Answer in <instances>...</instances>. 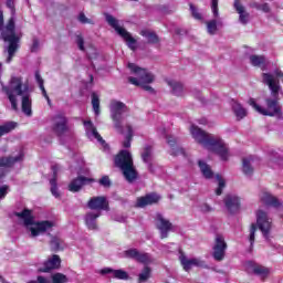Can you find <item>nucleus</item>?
<instances>
[{
	"label": "nucleus",
	"instance_id": "39",
	"mask_svg": "<svg viewBox=\"0 0 283 283\" xmlns=\"http://www.w3.org/2000/svg\"><path fill=\"white\" fill-rule=\"evenodd\" d=\"M149 277H151V268L146 265L142 270V273H139V275H138V282L139 283L147 282V280H149Z\"/></svg>",
	"mask_w": 283,
	"mask_h": 283
},
{
	"label": "nucleus",
	"instance_id": "13",
	"mask_svg": "<svg viewBox=\"0 0 283 283\" xmlns=\"http://www.w3.org/2000/svg\"><path fill=\"white\" fill-rule=\"evenodd\" d=\"M124 256L128 260H135V262H138L139 264H149L151 263V255L147 252H140L138 249H128L124 251Z\"/></svg>",
	"mask_w": 283,
	"mask_h": 283
},
{
	"label": "nucleus",
	"instance_id": "3",
	"mask_svg": "<svg viewBox=\"0 0 283 283\" xmlns=\"http://www.w3.org/2000/svg\"><path fill=\"white\" fill-rule=\"evenodd\" d=\"M7 8L11 10L12 17L8 20L4 29L1 31L0 39L8 43L7 52V63H11L14 59V54L21 48V36L17 35V24L14 22V14H17V8L14 6V0H7Z\"/></svg>",
	"mask_w": 283,
	"mask_h": 283
},
{
	"label": "nucleus",
	"instance_id": "59",
	"mask_svg": "<svg viewBox=\"0 0 283 283\" xmlns=\"http://www.w3.org/2000/svg\"><path fill=\"white\" fill-rule=\"evenodd\" d=\"M274 74H275L276 78H281V81L283 82V72H282V70H280V69L274 70Z\"/></svg>",
	"mask_w": 283,
	"mask_h": 283
},
{
	"label": "nucleus",
	"instance_id": "62",
	"mask_svg": "<svg viewBox=\"0 0 283 283\" xmlns=\"http://www.w3.org/2000/svg\"><path fill=\"white\" fill-rule=\"evenodd\" d=\"M91 83H94V75H90Z\"/></svg>",
	"mask_w": 283,
	"mask_h": 283
},
{
	"label": "nucleus",
	"instance_id": "34",
	"mask_svg": "<svg viewBox=\"0 0 283 283\" xmlns=\"http://www.w3.org/2000/svg\"><path fill=\"white\" fill-rule=\"evenodd\" d=\"M17 122H7L3 125H0V136H6V134H10L13 129H17Z\"/></svg>",
	"mask_w": 283,
	"mask_h": 283
},
{
	"label": "nucleus",
	"instance_id": "50",
	"mask_svg": "<svg viewBox=\"0 0 283 283\" xmlns=\"http://www.w3.org/2000/svg\"><path fill=\"white\" fill-rule=\"evenodd\" d=\"M76 43L78 50H81V52H85V39H83V35H76Z\"/></svg>",
	"mask_w": 283,
	"mask_h": 283
},
{
	"label": "nucleus",
	"instance_id": "1",
	"mask_svg": "<svg viewBox=\"0 0 283 283\" xmlns=\"http://www.w3.org/2000/svg\"><path fill=\"white\" fill-rule=\"evenodd\" d=\"M262 81L264 85H268L273 98L265 99L266 108H262L253 97L249 99V105L262 116L282 118V106L280 105V90H282V86H280V80H276L271 73H262Z\"/></svg>",
	"mask_w": 283,
	"mask_h": 283
},
{
	"label": "nucleus",
	"instance_id": "19",
	"mask_svg": "<svg viewBox=\"0 0 283 283\" xmlns=\"http://www.w3.org/2000/svg\"><path fill=\"white\" fill-rule=\"evenodd\" d=\"M179 260L184 271H191V266H199L200 269H209L207 263L200 259H188L185 254H180Z\"/></svg>",
	"mask_w": 283,
	"mask_h": 283
},
{
	"label": "nucleus",
	"instance_id": "54",
	"mask_svg": "<svg viewBox=\"0 0 283 283\" xmlns=\"http://www.w3.org/2000/svg\"><path fill=\"white\" fill-rule=\"evenodd\" d=\"M53 178L51 180H57L59 178V166H52Z\"/></svg>",
	"mask_w": 283,
	"mask_h": 283
},
{
	"label": "nucleus",
	"instance_id": "35",
	"mask_svg": "<svg viewBox=\"0 0 283 283\" xmlns=\"http://www.w3.org/2000/svg\"><path fill=\"white\" fill-rule=\"evenodd\" d=\"M91 98L93 111L96 114V116H98V114H101V99L98 98V94H96V92H93L91 94Z\"/></svg>",
	"mask_w": 283,
	"mask_h": 283
},
{
	"label": "nucleus",
	"instance_id": "22",
	"mask_svg": "<svg viewBox=\"0 0 283 283\" xmlns=\"http://www.w3.org/2000/svg\"><path fill=\"white\" fill-rule=\"evenodd\" d=\"M247 266L249 269H252L254 275H259L260 277H262V280H266V277H269V273H271L269 268L260 265L253 261H248Z\"/></svg>",
	"mask_w": 283,
	"mask_h": 283
},
{
	"label": "nucleus",
	"instance_id": "38",
	"mask_svg": "<svg viewBox=\"0 0 283 283\" xmlns=\"http://www.w3.org/2000/svg\"><path fill=\"white\" fill-rule=\"evenodd\" d=\"M242 171L245 176H253V168L251 166V158H243Z\"/></svg>",
	"mask_w": 283,
	"mask_h": 283
},
{
	"label": "nucleus",
	"instance_id": "32",
	"mask_svg": "<svg viewBox=\"0 0 283 283\" xmlns=\"http://www.w3.org/2000/svg\"><path fill=\"white\" fill-rule=\"evenodd\" d=\"M198 165L202 176L207 180H211V178H213V170H211V166H209V164L205 163L203 160H199Z\"/></svg>",
	"mask_w": 283,
	"mask_h": 283
},
{
	"label": "nucleus",
	"instance_id": "6",
	"mask_svg": "<svg viewBox=\"0 0 283 283\" xmlns=\"http://www.w3.org/2000/svg\"><path fill=\"white\" fill-rule=\"evenodd\" d=\"M17 218H21L25 227L34 226L35 228H30L31 235L36 238L45 231H50L54 227V222L50 220L36 221L34 222V216H32V210L24 208L21 212H15Z\"/></svg>",
	"mask_w": 283,
	"mask_h": 283
},
{
	"label": "nucleus",
	"instance_id": "42",
	"mask_svg": "<svg viewBox=\"0 0 283 283\" xmlns=\"http://www.w3.org/2000/svg\"><path fill=\"white\" fill-rule=\"evenodd\" d=\"M208 34H216L218 32V20H210L206 22Z\"/></svg>",
	"mask_w": 283,
	"mask_h": 283
},
{
	"label": "nucleus",
	"instance_id": "7",
	"mask_svg": "<svg viewBox=\"0 0 283 283\" xmlns=\"http://www.w3.org/2000/svg\"><path fill=\"white\" fill-rule=\"evenodd\" d=\"M128 69L133 74H136L137 76L128 77V83H130V85H135L136 87H143L145 92L154 94V87L149 86V83L155 80L154 74L147 71V69H143L135 63H128Z\"/></svg>",
	"mask_w": 283,
	"mask_h": 283
},
{
	"label": "nucleus",
	"instance_id": "24",
	"mask_svg": "<svg viewBox=\"0 0 283 283\" xmlns=\"http://www.w3.org/2000/svg\"><path fill=\"white\" fill-rule=\"evenodd\" d=\"M261 202H263V205H266V207H274V209H280V207H282V202H280V199L269 192L262 193Z\"/></svg>",
	"mask_w": 283,
	"mask_h": 283
},
{
	"label": "nucleus",
	"instance_id": "47",
	"mask_svg": "<svg viewBox=\"0 0 283 283\" xmlns=\"http://www.w3.org/2000/svg\"><path fill=\"white\" fill-rule=\"evenodd\" d=\"M77 19H78L80 23H83V24L88 23V25H94V20L88 19V18L85 15L84 12H81V13L78 14V18H77Z\"/></svg>",
	"mask_w": 283,
	"mask_h": 283
},
{
	"label": "nucleus",
	"instance_id": "21",
	"mask_svg": "<svg viewBox=\"0 0 283 283\" xmlns=\"http://www.w3.org/2000/svg\"><path fill=\"white\" fill-rule=\"evenodd\" d=\"M25 158V154L23 150L19 153L17 157L8 156V157H0V169H10L17 165V163H21Z\"/></svg>",
	"mask_w": 283,
	"mask_h": 283
},
{
	"label": "nucleus",
	"instance_id": "40",
	"mask_svg": "<svg viewBox=\"0 0 283 283\" xmlns=\"http://www.w3.org/2000/svg\"><path fill=\"white\" fill-rule=\"evenodd\" d=\"M216 179L218 180V188L216 189V196H222V191L224 187H227V181L220 175H216Z\"/></svg>",
	"mask_w": 283,
	"mask_h": 283
},
{
	"label": "nucleus",
	"instance_id": "15",
	"mask_svg": "<svg viewBox=\"0 0 283 283\" xmlns=\"http://www.w3.org/2000/svg\"><path fill=\"white\" fill-rule=\"evenodd\" d=\"M160 195L156 192L147 193L146 196L137 198L135 207L138 209H145V207L158 205L160 202Z\"/></svg>",
	"mask_w": 283,
	"mask_h": 283
},
{
	"label": "nucleus",
	"instance_id": "52",
	"mask_svg": "<svg viewBox=\"0 0 283 283\" xmlns=\"http://www.w3.org/2000/svg\"><path fill=\"white\" fill-rule=\"evenodd\" d=\"M211 10L213 17H218V0H211Z\"/></svg>",
	"mask_w": 283,
	"mask_h": 283
},
{
	"label": "nucleus",
	"instance_id": "31",
	"mask_svg": "<svg viewBox=\"0 0 283 283\" xmlns=\"http://www.w3.org/2000/svg\"><path fill=\"white\" fill-rule=\"evenodd\" d=\"M50 249L53 253H59V251H63L65 248L63 247L62 239L52 235L50 240Z\"/></svg>",
	"mask_w": 283,
	"mask_h": 283
},
{
	"label": "nucleus",
	"instance_id": "43",
	"mask_svg": "<svg viewBox=\"0 0 283 283\" xmlns=\"http://www.w3.org/2000/svg\"><path fill=\"white\" fill-rule=\"evenodd\" d=\"M52 282L53 283H67V282H70V280L67 279V275L57 272L52 275Z\"/></svg>",
	"mask_w": 283,
	"mask_h": 283
},
{
	"label": "nucleus",
	"instance_id": "5",
	"mask_svg": "<svg viewBox=\"0 0 283 283\" xmlns=\"http://www.w3.org/2000/svg\"><path fill=\"white\" fill-rule=\"evenodd\" d=\"M114 167L122 171L124 179L129 185L136 182L138 180V170L134 165V157H132V153L129 150H119L117 155L114 157Z\"/></svg>",
	"mask_w": 283,
	"mask_h": 283
},
{
	"label": "nucleus",
	"instance_id": "61",
	"mask_svg": "<svg viewBox=\"0 0 283 283\" xmlns=\"http://www.w3.org/2000/svg\"><path fill=\"white\" fill-rule=\"evenodd\" d=\"M3 30V11H0V32Z\"/></svg>",
	"mask_w": 283,
	"mask_h": 283
},
{
	"label": "nucleus",
	"instance_id": "63",
	"mask_svg": "<svg viewBox=\"0 0 283 283\" xmlns=\"http://www.w3.org/2000/svg\"><path fill=\"white\" fill-rule=\"evenodd\" d=\"M0 282H6V279H3L1 274H0Z\"/></svg>",
	"mask_w": 283,
	"mask_h": 283
},
{
	"label": "nucleus",
	"instance_id": "11",
	"mask_svg": "<svg viewBox=\"0 0 283 283\" xmlns=\"http://www.w3.org/2000/svg\"><path fill=\"white\" fill-rule=\"evenodd\" d=\"M256 224L260 231L263 233V238H265V240H269V233H271L272 222L271 219H269V214L263 210H259L256 212Z\"/></svg>",
	"mask_w": 283,
	"mask_h": 283
},
{
	"label": "nucleus",
	"instance_id": "53",
	"mask_svg": "<svg viewBox=\"0 0 283 283\" xmlns=\"http://www.w3.org/2000/svg\"><path fill=\"white\" fill-rule=\"evenodd\" d=\"M31 52H39V39L34 38L32 45H31Z\"/></svg>",
	"mask_w": 283,
	"mask_h": 283
},
{
	"label": "nucleus",
	"instance_id": "57",
	"mask_svg": "<svg viewBox=\"0 0 283 283\" xmlns=\"http://www.w3.org/2000/svg\"><path fill=\"white\" fill-rule=\"evenodd\" d=\"M262 12L269 13L271 12V7H269V3H263L261 4V9Z\"/></svg>",
	"mask_w": 283,
	"mask_h": 283
},
{
	"label": "nucleus",
	"instance_id": "18",
	"mask_svg": "<svg viewBox=\"0 0 283 283\" xmlns=\"http://www.w3.org/2000/svg\"><path fill=\"white\" fill-rule=\"evenodd\" d=\"M57 269H61V256L53 254L38 269V273H50V271H56Z\"/></svg>",
	"mask_w": 283,
	"mask_h": 283
},
{
	"label": "nucleus",
	"instance_id": "28",
	"mask_svg": "<svg viewBox=\"0 0 283 283\" xmlns=\"http://www.w3.org/2000/svg\"><path fill=\"white\" fill-rule=\"evenodd\" d=\"M166 138L171 149V153H170L171 156H185V148L177 146L176 138H174L172 136H167Z\"/></svg>",
	"mask_w": 283,
	"mask_h": 283
},
{
	"label": "nucleus",
	"instance_id": "51",
	"mask_svg": "<svg viewBox=\"0 0 283 283\" xmlns=\"http://www.w3.org/2000/svg\"><path fill=\"white\" fill-rule=\"evenodd\" d=\"M8 189H10L8 185L0 186V200H2V198H6V196H8Z\"/></svg>",
	"mask_w": 283,
	"mask_h": 283
},
{
	"label": "nucleus",
	"instance_id": "55",
	"mask_svg": "<svg viewBox=\"0 0 283 283\" xmlns=\"http://www.w3.org/2000/svg\"><path fill=\"white\" fill-rule=\"evenodd\" d=\"M101 275H107L109 273H113L114 274V269L112 268H104L99 271Z\"/></svg>",
	"mask_w": 283,
	"mask_h": 283
},
{
	"label": "nucleus",
	"instance_id": "30",
	"mask_svg": "<svg viewBox=\"0 0 283 283\" xmlns=\"http://www.w3.org/2000/svg\"><path fill=\"white\" fill-rule=\"evenodd\" d=\"M35 81L42 92V95L44 96L45 101L48 102L49 105H52V101L50 99V96L48 95V91H45V85H44V80L41 76L40 71H35Z\"/></svg>",
	"mask_w": 283,
	"mask_h": 283
},
{
	"label": "nucleus",
	"instance_id": "48",
	"mask_svg": "<svg viewBox=\"0 0 283 283\" xmlns=\"http://www.w3.org/2000/svg\"><path fill=\"white\" fill-rule=\"evenodd\" d=\"M190 12L193 17V19H197V21H202V14H200V12H198V9L196 8V6L190 3Z\"/></svg>",
	"mask_w": 283,
	"mask_h": 283
},
{
	"label": "nucleus",
	"instance_id": "8",
	"mask_svg": "<svg viewBox=\"0 0 283 283\" xmlns=\"http://www.w3.org/2000/svg\"><path fill=\"white\" fill-rule=\"evenodd\" d=\"M109 109L115 129H117L119 134H123V114H127V112H129V107L120 101L112 99Z\"/></svg>",
	"mask_w": 283,
	"mask_h": 283
},
{
	"label": "nucleus",
	"instance_id": "44",
	"mask_svg": "<svg viewBox=\"0 0 283 283\" xmlns=\"http://www.w3.org/2000/svg\"><path fill=\"white\" fill-rule=\"evenodd\" d=\"M84 125H90V127H92V134H93L94 138H96V140H98V143H102V145H104L105 140L103 139L101 134H98V130L96 129V127L93 126L92 120L84 122Z\"/></svg>",
	"mask_w": 283,
	"mask_h": 283
},
{
	"label": "nucleus",
	"instance_id": "37",
	"mask_svg": "<svg viewBox=\"0 0 283 283\" xmlns=\"http://www.w3.org/2000/svg\"><path fill=\"white\" fill-rule=\"evenodd\" d=\"M151 154H154V147L151 145H146L142 153L143 163H149V160H151Z\"/></svg>",
	"mask_w": 283,
	"mask_h": 283
},
{
	"label": "nucleus",
	"instance_id": "33",
	"mask_svg": "<svg viewBox=\"0 0 283 283\" xmlns=\"http://www.w3.org/2000/svg\"><path fill=\"white\" fill-rule=\"evenodd\" d=\"M234 116L237 117L238 120H242V118H245L247 116V108L242 106V104L234 102L232 106Z\"/></svg>",
	"mask_w": 283,
	"mask_h": 283
},
{
	"label": "nucleus",
	"instance_id": "14",
	"mask_svg": "<svg viewBox=\"0 0 283 283\" xmlns=\"http://www.w3.org/2000/svg\"><path fill=\"white\" fill-rule=\"evenodd\" d=\"M92 182H96V179L85 176H77L70 182L69 191H72V193H78L83 187L86 185H92Z\"/></svg>",
	"mask_w": 283,
	"mask_h": 283
},
{
	"label": "nucleus",
	"instance_id": "29",
	"mask_svg": "<svg viewBox=\"0 0 283 283\" xmlns=\"http://www.w3.org/2000/svg\"><path fill=\"white\" fill-rule=\"evenodd\" d=\"M140 35L147 40V43L149 45H156L160 43V38L154 31L145 29L140 31Z\"/></svg>",
	"mask_w": 283,
	"mask_h": 283
},
{
	"label": "nucleus",
	"instance_id": "10",
	"mask_svg": "<svg viewBox=\"0 0 283 283\" xmlns=\"http://www.w3.org/2000/svg\"><path fill=\"white\" fill-rule=\"evenodd\" d=\"M227 241H224V237L222 234H217L214 239V245L212 248V258L216 262H222L224 256L227 255Z\"/></svg>",
	"mask_w": 283,
	"mask_h": 283
},
{
	"label": "nucleus",
	"instance_id": "36",
	"mask_svg": "<svg viewBox=\"0 0 283 283\" xmlns=\"http://www.w3.org/2000/svg\"><path fill=\"white\" fill-rule=\"evenodd\" d=\"M126 128L127 135L123 143V147H125V149H129V147H132V139L134 138V128H132V125H126Z\"/></svg>",
	"mask_w": 283,
	"mask_h": 283
},
{
	"label": "nucleus",
	"instance_id": "20",
	"mask_svg": "<svg viewBox=\"0 0 283 283\" xmlns=\"http://www.w3.org/2000/svg\"><path fill=\"white\" fill-rule=\"evenodd\" d=\"M223 202L226 205V209L232 214L238 213V211H240V207L242 206L239 197L233 195H227L223 198Z\"/></svg>",
	"mask_w": 283,
	"mask_h": 283
},
{
	"label": "nucleus",
	"instance_id": "9",
	"mask_svg": "<svg viewBox=\"0 0 283 283\" xmlns=\"http://www.w3.org/2000/svg\"><path fill=\"white\" fill-rule=\"evenodd\" d=\"M105 19L108 25H111V28H113L115 32H117V34H119V36H122V39L126 41L127 46L130 50H136V45H135L136 40L134 39V36H132V33H129L125 28H122L120 25H118V20L114 18V15L109 13H105Z\"/></svg>",
	"mask_w": 283,
	"mask_h": 283
},
{
	"label": "nucleus",
	"instance_id": "49",
	"mask_svg": "<svg viewBox=\"0 0 283 283\" xmlns=\"http://www.w3.org/2000/svg\"><path fill=\"white\" fill-rule=\"evenodd\" d=\"M98 184H99L102 187H106V188L112 187V180L109 179V176H103V177L98 180Z\"/></svg>",
	"mask_w": 283,
	"mask_h": 283
},
{
	"label": "nucleus",
	"instance_id": "64",
	"mask_svg": "<svg viewBox=\"0 0 283 283\" xmlns=\"http://www.w3.org/2000/svg\"><path fill=\"white\" fill-rule=\"evenodd\" d=\"M0 67H1V63H0Z\"/></svg>",
	"mask_w": 283,
	"mask_h": 283
},
{
	"label": "nucleus",
	"instance_id": "60",
	"mask_svg": "<svg viewBox=\"0 0 283 283\" xmlns=\"http://www.w3.org/2000/svg\"><path fill=\"white\" fill-rule=\"evenodd\" d=\"M27 283H45L43 275H39L35 281H29Z\"/></svg>",
	"mask_w": 283,
	"mask_h": 283
},
{
	"label": "nucleus",
	"instance_id": "41",
	"mask_svg": "<svg viewBox=\"0 0 283 283\" xmlns=\"http://www.w3.org/2000/svg\"><path fill=\"white\" fill-rule=\"evenodd\" d=\"M113 277L115 280H125V281H127V280H129V273H127V271L122 270V269L114 270Z\"/></svg>",
	"mask_w": 283,
	"mask_h": 283
},
{
	"label": "nucleus",
	"instance_id": "2",
	"mask_svg": "<svg viewBox=\"0 0 283 283\" xmlns=\"http://www.w3.org/2000/svg\"><path fill=\"white\" fill-rule=\"evenodd\" d=\"M2 92L7 94L11 109L19 112L17 96H22V112L25 116H32V99H30V86L23 83V77L12 76L9 85L2 86Z\"/></svg>",
	"mask_w": 283,
	"mask_h": 283
},
{
	"label": "nucleus",
	"instance_id": "4",
	"mask_svg": "<svg viewBox=\"0 0 283 283\" xmlns=\"http://www.w3.org/2000/svg\"><path fill=\"white\" fill-rule=\"evenodd\" d=\"M190 134L199 145L208 147V149L217 154L221 160H229V148H227V144H224L222 138L210 135L196 125L191 126Z\"/></svg>",
	"mask_w": 283,
	"mask_h": 283
},
{
	"label": "nucleus",
	"instance_id": "27",
	"mask_svg": "<svg viewBox=\"0 0 283 283\" xmlns=\"http://www.w3.org/2000/svg\"><path fill=\"white\" fill-rule=\"evenodd\" d=\"M167 85L171 87L174 96H185V85L176 80H168Z\"/></svg>",
	"mask_w": 283,
	"mask_h": 283
},
{
	"label": "nucleus",
	"instance_id": "12",
	"mask_svg": "<svg viewBox=\"0 0 283 283\" xmlns=\"http://www.w3.org/2000/svg\"><path fill=\"white\" fill-rule=\"evenodd\" d=\"M70 127H67V117L63 113H59L53 117L52 132L59 137L63 136L66 132H69Z\"/></svg>",
	"mask_w": 283,
	"mask_h": 283
},
{
	"label": "nucleus",
	"instance_id": "17",
	"mask_svg": "<svg viewBox=\"0 0 283 283\" xmlns=\"http://www.w3.org/2000/svg\"><path fill=\"white\" fill-rule=\"evenodd\" d=\"M88 209L93 211H109V202L107 201L106 197H93L87 202Z\"/></svg>",
	"mask_w": 283,
	"mask_h": 283
},
{
	"label": "nucleus",
	"instance_id": "45",
	"mask_svg": "<svg viewBox=\"0 0 283 283\" xmlns=\"http://www.w3.org/2000/svg\"><path fill=\"white\" fill-rule=\"evenodd\" d=\"M255 231H258V226L255 223H252L250 228V237H249L250 251H253V244L255 242Z\"/></svg>",
	"mask_w": 283,
	"mask_h": 283
},
{
	"label": "nucleus",
	"instance_id": "56",
	"mask_svg": "<svg viewBox=\"0 0 283 283\" xmlns=\"http://www.w3.org/2000/svg\"><path fill=\"white\" fill-rule=\"evenodd\" d=\"M201 211L203 213H209L210 211H213V209L208 203H205L203 206H201Z\"/></svg>",
	"mask_w": 283,
	"mask_h": 283
},
{
	"label": "nucleus",
	"instance_id": "26",
	"mask_svg": "<svg viewBox=\"0 0 283 283\" xmlns=\"http://www.w3.org/2000/svg\"><path fill=\"white\" fill-rule=\"evenodd\" d=\"M101 218V212L94 213V212H88L85 216V224L87 229L91 231H96L98 229V224H96V219Z\"/></svg>",
	"mask_w": 283,
	"mask_h": 283
},
{
	"label": "nucleus",
	"instance_id": "16",
	"mask_svg": "<svg viewBox=\"0 0 283 283\" xmlns=\"http://www.w3.org/2000/svg\"><path fill=\"white\" fill-rule=\"evenodd\" d=\"M156 220V227L160 233L161 240L169 238V232L174 229V224L169 220L165 219L161 213H157Z\"/></svg>",
	"mask_w": 283,
	"mask_h": 283
},
{
	"label": "nucleus",
	"instance_id": "25",
	"mask_svg": "<svg viewBox=\"0 0 283 283\" xmlns=\"http://www.w3.org/2000/svg\"><path fill=\"white\" fill-rule=\"evenodd\" d=\"M250 63L253 67H260L262 72H266L269 63L266 62V56L264 55H250Z\"/></svg>",
	"mask_w": 283,
	"mask_h": 283
},
{
	"label": "nucleus",
	"instance_id": "23",
	"mask_svg": "<svg viewBox=\"0 0 283 283\" xmlns=\"http://www.w3.org/2000/svg\"><path fill=\"white\" fill-rule=\"evenodd\" d=\"M233 8H234L235 12L239 13L240 23H242V25H247V23H249L250 14L244 9V6L242 4V2H240V0H234Z\"/></svg>",
	"mask_w": 283,
	"mask_h": 283
},
{
	"label": "nucleus",
	"instance_id": "46",
	"mask_svg": "<svg viewBox=\"0 0 283 283\" xmlns=\"http://www.w3.org/2000/svg\"><path fill=\"white\" fill-rule=\"evenodd\" d=\"M51 185V193L54 198H61V193L59 192V185L56 184V179H50Z\"/></svg>",
	"mask_w": 283,
	"mask_h": 283
},
{
	"label": "nucleus",
	"instance_id": "58",
	"mask_svg": "<svg viewBox=\"0 0 283 283\" xmlns=\"http://www.w3.org/2000/svg\"><path fill=\"white\" fill-rule=\"evenodd\" d=\"M261 6L259 2H250L249 8H253L254 10H260Z\"/></svg>",
	"mask_w": 283,
	"mask_h": 283
}]
</instances>
